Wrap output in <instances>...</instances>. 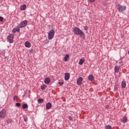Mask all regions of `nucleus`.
Instances as JSON below:
<instances>
[{
	"label": "nucleus",
	"instance_id": "obj_1",
	"mask_svg": "<svg viewBox=\"0 0 129 129\" xmlns=\"http://www.w3.org/2000/svg\"><path fill=\"white\" fill-rule=\"evenodd\" d=\"M73 31L75 34L76 35H79L83 39H85V36L83 32L79 28L75 27L74 28Z\"/></svg>",
	"mask_w": 129,
	"mask_h": 129
},
{
	"label": "nucleus",
	"instance_id": "obj_2",
	"mask_svg": "<svg viewBox=\"0 0 129 129\" xmlns=\"http://www.w3.org/2000/svg\"><path fill=\"white\" fill-rule=\"evenodd\" d=\"M126 7L125 6H122L120 4H118L117 6V9L118 11L120 12H122L126 9Z\"/></svg>",
	"mask_w": 129,
	"mask_h": 129
},
{
	"label": "nucleus",
	"instance_id": "obj_3",
	"mask_svg": "<svg viewBox=\"0 0 129 129\" xmlns=\"http://www.w3.org/2000/svg\"><path fill=\"white\" fill-rule=\"evenodd\" d=\"M54 30L53 29H51L49 31L48 36V39H51L53 38L54 35Z\"/></svg>",
	"mask_w": 129,
	"mask_h": 129
},
{
	"label": "nucleus",
	"instance_id": "obj_4",
	"mask_svg": "<svg viewBox=\"0 0 129 129\" xmlns=\"http://www.w3.org/2000/svg\"><path fill=\"white\" fill-rule=\"evenodd\" d=\"M6 111L5 109H3L0 112V117L5 118L6 116Z\"/></svg>",
	"mask_w": 129,
	"mask_h": 129
},
{
	"label": "nucleus",
	"instance_id": "obj_5",
	"mask_svg": "<svg viewBox=\"0 0 129 129\" xmlns=\"http://www.w3.org/2000/svg\"><path fill=\"white\" fill-rule=\"evenodd\" d=\"M13 38L14 35H13L11 34L8 36L7 38V40L10 43H12L13 42Z\"/></svg>",
	"mask_w": 129,
	"mask_h": 129
},
{
	"label": "nucleus",
	"instance_id": "obj_6",
	"mask_svg": "<svg viewBox=\"0 0 129 129\" xmlns=\"http://www.w3.org/2000/svg\"><path fill=\"white\" fill-rule=\"evenodd\" d=\"M27 22L26 20H25L22 21L20 24L18 26V27L19 28H21L25 26L27 24Z\"/></svg>",
	"mask_w": 129,
	"mask_h": 129
},
{
	"label": "nucleus",
	"instance_id": "obj_7",
	"mask_svg": "<svg viewBox=\"0 0 129 129\" xmlns=\"http://www.w3.org/2000/svg\"><path fill=\"white\" fill-rule=\"evenodd\" d=\"M64 79L66 80H68L69 78L70 77V74L68 73H65Z\"/></svg>",
	"mask_w": 129,
	"mask_h": 129
},
{
	"label": "nucleus",
	"instance_id": "obj_8",
	"mask_svg": "<svg viewBox=\"0 0 129 129\" xmlns=\"http://www.w3.org/2000/svg\"><path fill=\"white\" fill-rule=\"evenodd\" d=\"M82 78L81 77H79L77 80V83L78 85H80L82 83Z\"/></svg>",
	"mask_w": 129,
	"mask_h": 129
},
{
	"label": "nucleus",
	"instance_id": "obj_9",
	"mask_svg": "<svg viewBox=\"0 0 129 129\" xmlns=\"http://www.w3.org/2000/svg\"><path fill=\"white\" fill-rule=\"evenodd\" d=\"M50 79L49 78H46L44 80V82L46 84H48L50 83Z\"/></svg>",
	"mask_w": 129,
	"mask_h": 129
},
{
	"label": "nucleus",
	"instance_id": "obj_10",
	"mask_svg": "<svg viewBox=\"0 0 129 129\" xmlns=\"http://www.w3.org/2000/svg\"><path fill=\"white\" fill-rule=\"evenodd\" d=\"M94 78L93 76L91 75H89L88 77V79L91 81H93Z\"/></svg>",
	"mask_w": 129,
	"mask_h": 129
},
{
	"label": "nucleus",
	"instance_id": "obj_11",
	"mask_svg": "<svg viewBox=\"0 0 129 129\" xmlns=\"http://www.w3.org/2000/svg\"><path fill=\"white\" fill-rule=\"evenodd\" d=\"M25 46L29 48L31 47V44L28 41H26L25 43Z\"/></svg>",
	"mask_w": 129,
	"mask_h": 129
},
{
	"label": "nucleus",
	"instance_id": "obj_12",
	"mask_svg": "<svg viewBox=\"0 0 129 129\" xmlns=\"http://www.w3.org/2000/svg\"><path fill=\"white\" fill-rule=\"evenodd\" d=\"M51 104L50 103H48L46 104V108L47 109H49L51 107Z\"/></svg>",
	"mask_w": 129,
	"mask_h": 129
},
{
	"label": "nucleus",
	"instance_id": "obj_13",
	"mask_svg": "<svg viewBox=\"0 0 129 129\" xmlns=\"http://www.w3.org/2000/svg\"><path fill=\"white\" fill-rule=\"evenodd\" d=\"M69 57V56L68 54L66 55L64 57V61H67Z\"/></svg>",
	"mask_w": 129,
	"mask_h": 129
},
{
	"label": "nucleus",
	"instance_id": "obj_14",
	"mask_svg": "<svg viewBox=\"0 0 129 129\" xmlns=\"http://www.w3.org/2000/svg\"><path fill=\"white\" fill-rule=\"evenodd\" d=\"M85 61V59L82 58L79 61V64L80 65H82Z\"/></svg>",
	"mask_w": 129,
	"mask_h": 129
},
{
	"label": "nucleus",
	"instance_id": "obj_15",
	"mask_svg": "<svg viewBox=\"0 0 129 129\" xmlns=\"http://www.w3.org/2000/svg\"><path fill=\"white\" fill-rule=\"evenodd\" d=\"M20 31V29L18 28H14L12 30V32L13 33H15L16 31H17L18 32H19Z\"/></svg>",
	"mask_w": 129,
	"mask_h": 129
},
{
	"label": "nucleus",
	"instance_id": "obj_16",
	"mask_svg": "<svg viewBox=\"0 0 129 129\" xmlns=\"http://www.w3.org/2000/svg\"><path fill=\"white\" fill-rule=\"evenodd\" d=\"M119 68L118 67H117L115 66L114 67V71L115 72V73L116 72H119Z\"/></svg>",
	"mask_w": 129,
	"mask_h": 129
},
{
	"label": "nucleus",
	"instance_id": "obj_17",
	"mask_svg": "<svg viewBox=\"0 0 129 129\" xmlns=\"http://www.w3.org/2000/svg\"><path fill=\"white\" fill-rule=\"evenodd\" d=\"M126 83L124 81H122V82L121 87L122 88H124L126 86Z\"/></svg>",
	"mask_w": 129,
	"mask_h": 129
},
{
	"label": "nucleus",
	"instance_id": "obj_18",
	"mask_svg": "<svg viewBox=\"0 0 129 129\" xmlns=\"http://www.w3.org/2000/svg\"><path fill=\"white\" fill-rule=\"evenodd\" d=\"M26 7V6L24 4L21 7L20 9L21 10H25Z\"/></svg>",
	"mask_w": 129,
	"mask_h": 129
},
{
	"label": "nucleus",
	"instance_id": "obj_19",
	"mask_svg": "<svg viewBox=\"0 0 129 129\" xmlns=\"http://www.w3.org/2000/svg\"><path fill=\"white\" fill-rule=\"evenodd\" d=\"M28 106V105L26 104H23L22 105V108L23 109H26Z\"/></svg>",
	"mask_w": 129,
	"mask_h": 129
},
{
	"label": "nucleus",
	"instance_id": "obj_20",
	"mask_svg": "<svg viewBox=\"0 0 129 129\" xmlns=\"http://www.w3.org/2000/svg\"><path fill=\"white\" fill-rule=\"evenodd\" d=\"M114 74L117 77H119L120 76V72H116V73L115 72Z\"/></svg>",
	"mask_w": 129,
	"mask_h": 129
},
{
	"label": "nucleus",
	"instance_id": "obj_21",
	"mask_svg": "<svg viewBox=\"0 0 129 129\" xmlns=\"http://www.w3.org/2000/svg\"><path fill=\"white\" fill-rule=\"evenodd\" d=\"M127 119L126 117H123V119L122 120V122H125L127 121Z\"/></svg>",
	"mask_w": 129,
	"mask_h": 129
},
{
	"label": "nucleus",
	"instance_id": "obj_22",
	"mask_svg": "<svg viewBox=\"0 0 129 129\" xmlns=\"http://www.w3.org/2000/svg\"><path fill=\"white\" fill-rule=\"evenodd\" d=\"M44 100L42 99H38V102H39V103H42L44 101Z\"/></svg>",
	"mask_w": 129,
	"mask_h": 129
},
{
	"label": "nucleus",
	"instance_id": "obj_23",
	"mask_svg": "<svg viewBox=\"0 0 129 129\" xmlns=\"http://www.w3.org/2000/svg\"><path fill=\"white\" fill-rule=\"evenodd\" d=\"M46 86L45 85H42L41 86V88L43 90H45L46 88Z\"/></svg>",
	"mask_w": 129,
	"mask_h": 129
},
{
	"label": "nucleus",
	"instance_id": "obj_24",
	"mask_svg": "<svg viewBox=\"0 0 129 129\" xmlns=\"http://www.w3.org/2000/svg\"><path fill=\"white\" fill-rule=\"evenodd\" d=\"M23 118L24 121L25 122H27L28 120V118L26 116H25Z\"/></svg>",
	"mask_w": 129,
	"mask_h": 129
},
{
	"label": "nucleus",
	"instance_id": "obj_25",
	"mask_svg": "<svg viewBox=\"0 0 129 129\" xmlns=\"http://www.w3.org/2000/svg\"><path fill=\"white\" fill-rule=\"evenodd\" d=\"M106 129H112V127L110 125H108L106 127Z\"/></svg>",
	"mask_w": 129,
	"mask_h": 129
},
{
	"label": "nucleus",
	"instance_id": "obj_26",
	"mask_svg": "<svg viewBox=\"0 0 129 129\" xmlns=\"http://www.w3.org/2000/svg\"><path fill=\"white\" fill-rule=\"evenodd\" d=\"M15 104L16 106L17 107H19L21 105V104L19 103H16Z\"/></svg>",
	"mask_w": 129,
	"mask_h": 129
},
{
	"label": "nucleus",
	"instance_id": "obj_27",
	"mask_svg": "<svg viewBox=\"0 0 129 129\" xmlns=\"http://www.w3.org/2000/svg\"><path fill=\"white\" fill-rule=\"evenodd\" d=\"M17 98V96H14L13 97L14 100H16Z\"/></svg>",
	"mask_w": 129,
	"mask_h": 129
},
{
	"label": "nucleus",
	"instance_id": "obj_28",
	"mask_svg": "<svg viewBox=\"0 0 129 129\" xmlns=\"http://www.w3.org/2000/svg\"><path fill=\"white\" fill-rule=\"evenodd\" d=\"M69 120H72L73 119V117H72L71 116H70L69 117Z\"/></svg>",
	"mask_w": 129,
	"mask_h": 129
},
{
	"label": "nucleus",
	"instance_id": "obj_29",
	"mask_svg": "<svg viewBox=\"0 0 129 129\" xmlns=\"http://www.w3.org/2000/svg\"><path fill=\"white\" fill-rule=\"evenodd\" d=\"M63 83L62 82L60 81L59 82V84L61 85H62L63 84Z\"/></svg>",
	"mask_w": 129,
	"mask_h": 129
},
{
	"label": "nucleus",
	"instance_id": "obj_30",
	"mask_svg": "<svg viewBox=\"0 0 129 129\" xmlns=\"http://www.w3.org/2000/svg\"><path fill=\"white\" fill-rule=\"evenodd\" d=\"M3 18L2 17H0V21H3Z\"/></svg>",
	"mask_w": 129,
	"mask_h": 129
},
{
	"label": "nucleus",
	"instance_id": "obj_31",
	"mask_svg": "<svg viewBox=\"0 0 129 129\" xmlns=\"http://www.w3.org/2000/svg\"><path fill=\"white\" fill-rule=\"evenodd\" d=\"M88 28V27L87 26H85L84 27V29L85 30H86Z\"/></svg>",
	"mask_w": 129,
	"mask_h": 129
},
{
	"label": "nucleus",
	"instance_id": "obj_32",
	"mask_svg": "<svg viewBox=\"0 0 129 129\" xmlns=\"http://www.w3.org/2000/svg\"><path fill=\"white\" fill-rule=\"evenodd\" d=\"M90 1L91 2H93L95 1Z\"/></svg>",
	"mask_w": 129,
	"mask_h": 129
},
{
	"label": "nucleus",
	"instance_id": "obj_33",
	"mask_svg": "<svg viewBox=\"0 0 129 129\" xmlns=\"http://www.w3.org/2000/svg\"><path fill=\"white\" fill-rule=\"evenodd\" d=\"M114 89L115 90H116V89H117V87H115L114 88Z\"/></svg>",
	"mask_w": 129,
	"mask_h": 129
},
{
	"label": "nucleus",
	"instance_id": "obj_34",
	"mask_svg": "<svg viewBox=\"0 0 129 129\" xmlns=\"http://www.w3.org/2000/svg\"><path fill=\"white\" fill-rule=\"evenodd\" d=\"M10 121V120H8L7 121V122L8 123L9 122V121Z\"/></svg>",
	"mask_w": 129,
	"mask_h": 129
},
{
	"label": "nucleus",
	"instance_id": "obj_35",
	"mask_svg": "<svg viewBox=\"0 0 129 129\" xmlns=\"http://www.w3.org/2000/svg\"><path fill=\"white\" fill-rule=\"evenodd\" d=\"M128 53L129 54V50L128 51Z\"/></svg>",
	"mask_w": 129,
	"mask_h": 129
}]
</instances>
